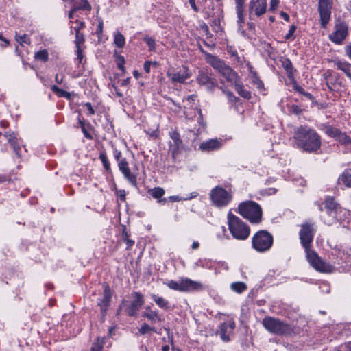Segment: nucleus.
Listing matches in <instances>:
<instances>
[{"label":"nucleus","mask_w":351,"mask_h":351,"mask_svg":"<svg viewBox=\"0 0 351 351\" xmlns=\"http://www.w3.org/2000/svg\"><path fill=\"white\" fill-rule=\"evenodd\" d=\"M314 234L315 230L312 226L309 224L302 225L300 231V239L305 250L306 259L315 270L319 272L330 273L333 270V267L330 264L323 261L317 254L311 248Z\"/></svg>","instance_id":"nucleus-1"},{"label":"nucleus","mask_w":351,"mask_h":351,"mask_svg":"<svg viewBox=\"0 0 351 351\" xmlns=\"http://www.w3.org/2000/svg\"><path fill=\"white\" fill-rule=\"evenodd\" d=\"M293 138L297 147L304 152H316L321 145L319 135L315 130L308 127L298 128L294 132Z\"/></svg>","instance_id":"nucleus-2"},{"label":"nucleus","mask_w":351,"mask_h":351,"mask_svg":"<svg viewBox=\"0 0 351 351\" xmlns=\"http://www.w3.org/2000/svg\"><path fill=\"white\" fill-rule=\"evenodd\" d=\"M206 61L215 70L219 72L230 86L233 85L241 78L234 69L217 56L210 53H206Z\"/></svg>","instance_id":"nucleus-3"},{"label":"nucleus","mask_w":351,"mask_h":351,"mask_svg":"<svg viewBox=\"0 0 351 351\" xmlns=\"http://www.w3.org/2000/svg\"><path fill=\"white\" fill-rule=\"evenodd\" d=\"M238 210L239 214L252 223H259L262 220V209L255 202H243L239 205Z\"/></svg>","instance_id":"nucleus-4"},{"label":"nucleus","mask_w":351,"mask_h":351,"mask_svg":"<svg viewBox=\"0 0 351 351\" xmlns=\"http://www.w3.org/2000/svg\"><path fill=\"white\" fill-rule=\"evenodd\" d=\"M228 221L229 230L234 239L245 240L249 237L250 228L239 217L229 213Z\"/></svg>","instance_id":"nucleus-5"},{"label":"nucleus","mask_w":351,"mask_h":351,"mask_svg":"<svg viewBox=\"0 0 351 351\" xmlns=\"http://www.w3.org/2000/svg\"><path fill=\"white\" fill-rule=\"evenodd\" d=\"M165 285L171 289L180 292L201 291L205 286L199 281H195L188 278H182L179 280H168Z\"/></svg>","instance_id":"nucleus-6"},{"label":"nucleus","mask_w":351,"mask_h":351,"mask_svg":"<svg viewBox=\"0 0 351 351\" xmlns=\"http://www.w3.org/2000/svg\"><path fill=\"white\" fill-rule=\"evenodd\" d=\"M263 325L269 332L278 335H287L291 332L289 325L279 319L270 316L265 317L263 319Z\"/></svg>","instance_id":"nucleus-7"},{"label":"nucleus","mask_w":351,"mask_h":351,"mask_svg":"<svg viewBox=\"0 0 351 351\" xmlns=\"http://www.w3.org/2000/svg\"><path fill=\"white\" fill-rule=\"evenodd\" d=\"M252 247L258 252L268 251L273 244L272 235L266 230L258 231L252 237Z\"/></svg>","instance_id":"nucleus-8"},{"label":"nucleus","mask_w":351,"mask_h":351,"mask_svg":"<svg viewBox=\"0 0 351 351\" xmlns=\"http://www.w3.org/2000/svg\"><path fill=\"white\" fill-rule=\"evenodd\" d=\"M210 196L213 204L218 207L226 206L232 199V195L226 189L220 186H216L213 189Z\"/></svg>","instance_id":"nucleus-9"},{"label":"nucleus","mask_w":351,"mask_h":351,"mask_svg":"<svg viewBox=\"0 0 351 351\" xmlns=\"http://www.w3.org/2000/svg\"><path fill=\"white\" fill-rule=\"evenodd\" d=\"M348 35V26L343 21H337L334 27V31L328 38L331 42L336 45H341Z\"/></svg>","instance_id":"nucleus-10"},{"label":"nucleus","mask_w":351,"mask_h":351,"mask_svg":"<svg viewBox=\"0 0 351 351\" xmlns=\"http://www.w3.org/2000/svg\"><path fill=\"white\" fill-rule=\"evenodd\" d=\"M332 0H319L318 10L320 16V23L325 28L330 19Z\"/></svg>","instance_id":"nucleus-11"},{"label":"nucleus","mask_w":351,"mask_h":351,"mask_svg":"<svg viewBox=\"0 0 351 351\" xmlns=\"http://www.w3.org/2000/svg\"><path fill=\"white\" fill-rule=\"evenodd\" d=\"M197 82L206 88L209 91H213L217 86V80L212 76L211 71L208 70H200L197 76Z\"/></svg>","instance_id":"nucleus-12"},{"label":"nucleus","mask_w":351,"mask_h":351,"mask_svg":"<svg viewBox=\"0 0 351 351\" xmlns=\"http://www.w3.org/2000/svg\"><path fill=\"white\" fill-rule=\"evenodd\" d=\"M267 0H250L248 4V12L250 19H253V16L260 17L263 15L267 10Z\"/></svg>","instance_id":"nucleus-13"},{"label":"nucleus","mask_w":351,"mask_h":351,"mask_svg":"<svg viewBox=\"0 0 351 351\" xmlns=\"http://www.w3.org/2000/svg\"><path fill=\"white\" fill-rule=\"evenodd\" d=\"M325 208L327 210L328 215L331 219H324V222L328 225L332 224L338 218V213L341 212L342 208L337 204L332 197H327L325 200Z\"/></svg>","instance_id":"nucleus-14"},{"label":"nucleus","mask_w":351,"mask_h":351,"mask_svg":"<svg viewBox=\"0 0 351 351\" xmlns=\"http://www.w3.org/2000/svg\"><path fill=\"white\" fill-rule=\"evenodd\" d=\"M132 297L134 300L126 307L125 311L128 315L134 316L144 304V298L139 292H134Z\"/></svg>","instance_id":"nucleus-15"},{"label":"nucleus","mask_w":351,"mask_h":351,"mask_svg":"<svg viewBox=\"0 0 351 351\" xmlns=\"http://www.w3.org/2000/svg\"><path fill=\"white\" fill-rule=\"evenodd\" d=\"M235 322L234 320H230L228 322H223L219 326V334L221 339L224 342H228L230 340V335L235 328Z\"/></svg>","instance_id":"nucleus-16"},{"label":"nucleus","mask_w":351,"mask_h":351,"mask_svg":"<svg viewBox=\"0 0 351 351\" xmlns=\"http://www.w3.org/2000/svg\"><path fill=\"white\" fill-rule=\"evenodd\" d=\"M167 76L170 78L172 83H184L185 81L191 76V73L189 71L188 69L184 67L176 72H168Z\"/></svg>","instance_id":"nucleus-17"},{"label":"nucleus","mask_w":351,"mask_h":351,"mask_svg":"<svg viewBox=\"0 0 351 351\" xmlns=\"http://www.w3.org/2000/svg\"><path fill=\"white\" fill-rule=\"evenodd\" d=\"M222 141L218 138H212L200 143L199 149L204 152L219 150L222 147Z\"/></svg>","instance_id":"nucleus-18"},{"label":"nucleus","mask_w":351,"mask_h":351,"mask_svg":"<svg viewBox=\"0 0 351 351\" xmlns=\"http://www.w3.org/2000/svg\"><path fill=\"white\" fill-rule=\"evenodd\" d=\"M171 138L173 141V145L171 148V152L173 158H176L180 150L183 148V143L180 138V136L178 132L173 131L169 134Z\"/></svg>","instance_id":"nucleus-19"},{"label":"nucleus","mask_w":351,"mask_h":351,"mask_svg":"<svg viewBox=\"0 0 351 351\" xmlns=\"http://www.w3.org/2000/svg\"><path fill=\"white\" fill-rule=\"evenodd\" d=\"M142 316L145 317L152 324L160 323L162 321L161 315H159L158 311H154L149 306L145 308Z\"/></svg>","instance_id":"nucleus-20"},{"label":"nucleus","mask_w":351,"mask_h":351,"mask_svg":"<svg viewBox=\"0 0 351 351\" xmlns=\"http://www.w3.org/2000/svg\"><path fill=\"white\" fill-rule=\"evenodd\" d=\"M338 183L346 188H351V168L346 169L339 176Z\"/></svg>","instance_id":"nucleus-21"},{"label":"nucleus","mask_w":351,"mask_h":351,"mask_svg":"<svg viewBox=\"0 0 351 351\" xmlns=\"http://www.w3.org/2000/svg\"><path fill=\"white\" fill-rule=\"evenodd\" d=\"M111 300V293L108 285H106L104 291V295L99 300L98 304L102 311H105Z\"/></svg>","instance_id":"nucleus-22"},{"label":"nucleus","mask_w":351,"mask_h":351,"mask_svg":"<svg viewBox=\"0 0 351 351\" xmlns=\"http://www.w3.org/2000/svg\"><path fill=\"white\" fill-rule=\"evenodd\" d=\"M232 86H234L235 90L241 97L246 99H250L251 98L250 93L244 88L241 78L237 81V82Z\"/></svg>","instance_id":"nucleus-23"},{"label":"nucleus","mask_w":351,"mask_h":351,"mask_svg":"<svg viewBox=\"0 0 351 351\" xmlns=\"http://www.w3.org/2000/svg\"><path fill=\"white\" fill-rule=\"evenodd\" d=\"M232 86H234L235 90L241 97L246 99H250L251 98L250 93L244 88L241 78L237 81V82Z\"/></svg>","instance_id":"nucleus-24"},{"label":"nucleus","mask_w":351,"mask_h":351,"mask_svg":"<svg viewBox=\"0 0 351 351\" xmlns=\"http://www.w3.org/2000/svg\"><path fill=\"white\" fill-rule=\"evenodd\" d=\"M232 86H234L235 90L241 97L246 99H250L251 98L250 93L244 88L241 78L237 81V82Z\"/></svg>","instance_id":"nucleus-25"},{"label":"nucleus","mask_w":351,"mask_h":351,"mask_svg":"<svg viewBox=\"0 0 351 351\" xmlns=\"http://www.w3.org/2000/svg\"><path fill=\"white\" fill-rule=\"evenodd\" d=\"M151 298L154 301V302L157 304V306L165 311L169 309V302L168 300H165L164 298L156 295L154 293L151 294Z\"/></svg>","instance_id":"nucleus-26"},{"label":"nucleus","mask_w":351,"mask_h":351,"mask_svg":"<svg viewBox=\"0 0 351 351\" xmlns=\"http://www.w3.org/2000/svg\"><path fill=\"white\" fill-rule=\"evenodd\" d=\"M149 193L156 199H158L159 203H166L167 199H160L165 194V190L161 187H156L149 191Z\"/></svg>","instance_id":"nucleus-27"},{"label":"nucleus","mask_w":351,"mask_h":351,"mask_svg":"<svg viewBox=\"0 0 351 351\" xmlns=\"http://www.w3.org/2000/svg\"><path fill=\"white\" fill-rule=\"evenodd\" d=\"M73 8L76 10H90L91 6L87 0H73Z\"/></svg>","instance_id":"nucleus-28"},{"label":"nucleus","mask_w":351,"mask_h":351,"mask_svg":"<svg viewBox=\"0 0 351 351\" xmlns=\"http://www.w3.org/2000/svg\"><path fill=\"white\" fill-rule=\"evenodd\" d=\"M322 130L328 136L335 138L340 131L339 129L330 125H323L322 126Z\"/></svg>","instance_id":"nucleus-29"},{"label":"nucleus","mask_w":351,"mask_h":351,"mask_svg":"<svg viewBox=\"0 0 351 351\" xmlns=\"http://www.w3.org/2000/svg\"><path fill=\"white\" fill-rule=\"evenodd\" d=\"M114 43L119 48H122L125 45V37L118 31L114 33Z\"/></svg>","instance_id":"nucleus-30"},{"label":"nucleus","mask_w":351,"mask_h":351,"mask_svg":"<svg viewBox=\"0 0 351 351\" xmlns=\"http://www.w3.org/2000/svg\"><path fill=\"white\" fill-rule=\"evenodd\" d=\"M230 289L237 293H241L247 289V285L243 282H234L230 285Z\"/></svg>","instance_id":"nucleus-31"},{"label":"nucleus","mask_w":351,"mask_h":351,"mask_svg":"<svg viewBox=\"0 0 351 351\" xmlns=\"http://www.w3.org/2000/svg\"><path fill=\"white\" fill-rule=\"evenodd\" d=\"M236 12L237 16V25L239 27V29H241L243 27V24L245 22L243 12H244V7H236Z\"/></svg>","instance_id":"nucleus-32"},{"label":"nucleus","mask_w":351,"mask_h":351,"mask_svg":"<svg viewBox=\"0 0 351 351\" xmlns=\"http://www.w3.org/2000/svg\"><path fill=\"white\" fill-rule=\"evenodd\" d=\"M336 140L338 141L340 143L343 145H350L351 144V138L348 136L345 132H342L339 131L338 134L336 136Z\"/></svg>","instance_id":"nucleus-33"},{"label":"nucleus","mask_w":351,"mask_h":351,"mask_svg":"<svg viewBox=\"0 0 351 351\" xmlns=\"http://www.w3.org/2000/svg\"><path fill=\"white\" fill-rule=\"evenodd\" d=\"M124 178L133 186H137L136 176L133 173L131 172L130 169L129 171H125L123 173Z\"/></svg>","instance_id":"nucleus-34"},{"label":"nucleus","mask_w":351,"mask_h":351,"mask_svg":"<svg viewBox=\"0 0 351 351\" xmlns=\"http://www.w3.org/2000/svg\"><path fill=\"white\" fill-rule=\"evenodd\" d=\"M99 158L101 160L104 169L108 171H110V164L108 160L106 153L105 152H100Z\"/></svg>","instance_id":"nucleus-35"},{"label":"nucleus","mask_w":351,"mask_h":351,"mask_svg":"<svg viewBox=\"0 0 351 351\" xmlns=\"http://www.w3.org/2000/svg\"><path fill=\"white\" fill-rule=\"evenodd\" d=\"M51 89L58 97H69L70 96V94L68 92L58 88L56 85L51 86Z\"/></svg>","instance_id":"nucleus-36"},{"label":"nucleus","mask_w":351,"mask_h":351,"mask_svg":"<svg viewBox=\"0 0 351 351\" xmlns=\"http://www.w3.org/2000/svg\"><path fill=\"white\" fill-rule=\"evenodd\" d=\"M9 143H10V145L12 146V147L13 148L14 151L15 152L18 158H20L21 157V155H20L21 148H20V146L17 144V141H16V138L12 137L10 138H9Z\"/></svg>","instance_id":"nucleus-37"},{"label":"nucleus","mask_w":351,"mask_h":351,"mask_svg":"<svg viewBox=\"0 0 351 351\" xmlns=\"http://www.w3.org/2000/svg\"><path fill=\"white\" fill-rule=\"evenodd\" d=\"M118 167L119 171L123 173L125 171H129L130 169L129 167V163L127 161L126 158H122L118 162Z\"/></svg>","instance_id":"nucleus-38"},{"label":"nucleus","mask_w":351,"mask_h":351,"mask_svg":"<svg viewBox=\"0 0 351 351\" xmlns=\"http://www.w3.org/2000/svg\"><path fill=\"white\" fill-rule=\"evenodd\" d=\"M143 40L147 45L149 51H154L156 50V42L154 38L152 37L145 36Z\"/></svg>","instance_id":"nucleus-39"},{"label":"nucleus","mask_w":351,"mask_h":351,"mask_svg":"<svg viewBox=\"0 0 351 351\" xmlns=\"http://www.w3.org/2000/svg\"><path fill=\"white\" fill-rule=\"evenodd\" d=\"M252 82L256 85V87L259 89L263 88V83L259 79L257 73H253L252 75H250Z\"/></svg>","instance_id":"nucleus-40"},{"label":"nucleus","mask_w":351,"mask_h":351,"mask_svg":"<svg viewBox=\"0 0 351 351\" xmlns=\"http://www.w3.org/2000/svg\"><path fill=\"white\" fill-rule=\"evenodd\" d=\"M35 58L45 62L48 59V52L46 50L39 51L35 53Z\"/></svg>","instance_id":"nucleus-41"},{"label":"nucleus","mask_w":351,"mask_h":351,"mask_svg":"<svg viewBox=\"0 0 351 351\" xmlns=\"http://www.w3.org/2000/svg\"><path fill=\"white\" fill-rule=\"evenodd\" d=\"M84 42V35L82 34H81L80 32V33L77 32V34H75V45H76L78 53L80 52V45L82 44H83Z\"/></svg>","instance_id":"nucleus-42"},{"label":"nucleus","mask_w":351,"mask_h":351,"mask_svg":"<svg viewBox=\"0 0 351 351\" xmlns=\"http://www.w3.org/2000/svg\"><path fill=\"white\" fill-rule=\"evenodd\" d=\"M138 330H139V332L141 334H142V335H145V334L147 333L149 331H154V332H156V330L155 328L151 327L150 326H149L146 323H144L141 326V327L139 328Z\"/></svg>","instance_id":"nucleus-43"},{"label":"nucleus","mask_w":351,"mask_h":351,"mask_svg":"<svg viewBox=\"0 0 351 351\" xmlns=\"http://www.w3.org/2000/svg\"><path fill=\"white\" fill-rule=\"evenodd\" d=\"M104 346V339H97V341L93 343L91 351H101Z\"/></svg>","instance_id":"nucleus-44"},{"label":"nucleus","mask_w":351,"mask_h":351,"mask_svg":"<svg viewBox=\"0 0 351 351\" xmlns=\"http://www.w3.org/2000/svg\"><path fill=\"white\" fill-rule=\"evenodd\" d=\"M116 62H117V67L121 71H125V67H124L125 59H124V57L121 56V55L117 56Z\"/></svg>","instance_id":"nucleus-45"},{"label":"nucleus","mask_w":351,"mask_h":351,"mask_svg":"<svg viewBox=\"0 0 351 351\" xmlns=\"http://www.w3.org/2000/svg\"><path fill=\"white\" fill-rule=\"evenodd\" d=\"M282 66L287 71V72L289 73H292L293 65L289 59H285L284 61H282Z\"/></svg>","instance_id":"nucleus-46"},{"label":"nucleus","mask_w":351,"mask_h":351,"mask_svg":"<svg viewBox=\"0 0 351 351\" xmlns=\"http://www.w3.org/2000/svg\"><path fill=\"white\" fill-rule=\"evenodd\" d=\"M197 195V193L194 192L192 193V195L191 197H180L179 196H170L169 197V199L172 201H174V202H178V201H181V200H189V199H191L193 197H195Z\"/></svg>","instance_id":"nucleus-47"},{"label":"nucleus","mask_w":351,"mask_h":351,"mask_svg":"<svg viewBox=\"0 0 351 351\" xmlns=\"http://www.w3.org/2000/svg\"><path fill=\"white\" fill-rule=\"evenodd\" d=\"M295 30H296V26L295 25H292L290 27V29H289L288 33L285 35V38L286 40L291 39L293 37V35L294 32H295Z\"/></svg>","instance_id":"nucleus-48"},{"label":"nucleus","mask_w":351,"mask_h":351,"mask_svg":"<svg viewBox=\"0 0 351 351\" xmlns=\"http://www.w3.org/2000/svg\"><path fill=\"white\" fill-rule=\"evenodd\" d=\"M75 25L74 27H71V29L74 31L75 34L80 33V29L82 28L84 24L82 22L76 21Z\"/></svg>","instance_id":"nucleus-49"},{"label":"nucleus","mask_w":351,"mask_h":351,"mask_svg":"<svg viewBox=\"0 0 351 351\" xmlns=\"http://www.w3.org/2000/svg\"><path fill=\"white\" fill-rule=\"evenodd\" d=\"M226 97L231 103H235L238 101V98L233 94L232 91L226 93Z\"/></svg>","instance_id":"nucleus-50"},{"label":"nucleus","mask_w":351,"mask_h":351,"mask_svg":"<svg viewBox=\"0 0 351 351\" xmlns=\"http://www.w3.org/2000/svg\"><path fill=\"white\" fill-rule=\"evenodd\" d=\"M279 4V0H270L269 8L270 11H274L276 10Z\"/></svg>","instance_id":"nucleus-51"},{"label":"nucleus","mask_w":351,"mask_h":351,"mask_svg":"<svg viewBox=\"0 0 351 351\" xmlns=\"http://www.w3.org/2000/svg\"><path fill=\"white\" fill-rule=\"evenodd\" d=\"M113 156L115 158V160L119 162L122 158H121V156H122V154L121 152V151L118 150L117 149H114L113 150Z\"/></svg>","instance_id":"nucleus-52"},{"label":"nucleus","mask_w":351,"mask_h":351,"mask_svg":"<svg viewBox=\"0 0 351 351\" xmlns=\"http://www.w3.org/2000/svg\"><path fill=\"white\" fill-rule=\"evenodd\" d=\"M82 131L84 134V135L88 138V139H92L93 136L90 134V133L88 132V129L86 128V125H82V128H81Z\"/></svg>","instance_id":"nucleus-53"},{"label":"nucleus","mask_w":351,"mask_h":351,"mask_svg":"<svg viewBox=\"0 0 351 351\" xmlns=\"http://www.w3.org/2000/svg\"><path fill=\"white\" fill-rule=\"evenodd\" d=\"M117 193L119 195V197L121 201L125 200L126 193H125V190L121 189V190L117 191Z\"/></svg>","instance_id":"nucleus-54"},{"label":"nucleus","mask_w":351,"mask_h":351,"mask_svg":"<svg viewBox=\"0 0 351 351\" xmlns=\"http://www.w3.org/2000/svg\"><path fill=\"white\" fill-rule=\"evenodd\" d=\"M197 266H200L202 267H206V268H210V267L208 265L207 262L206 260H198L196 263Z\"/></svg>","instance_id":"nucleus-55"},{"label":"nucleus","mask_w":351,"mask_h":351,"mask_svg":"<svg viewBox=\"0 0 351 351\" xmlns=\"http://www.w3.org/2000/svg\"><path fill=\"white\" fill-rule=\"evenodd\" d=\"M291 110L295 114H299L301 112V108L297 105H292Z\"/></svg>","instance_id":"nucleus-56"},{"label":"nucleus","mask_w":351,"mask_h":351,"mask_svg":"<svg viewBox=\"0 0 351 351\" xmlns=\"http://www.w3.org/2000/svg\"><path fill=\"white\" fill-rule=\"evenodd\" d=\"M85 107L87 108L88 111V114H94L95 113V110H93V107H92V105L89 102H87L85 104Z\"/></svg>","instance_id":"nucleus-57"},{"label":"nucleus","mask_w":351,"mask_h":351,"mask_svg":"<svg viewBox=\"0 0 351 351\" xmlns=\"http://www.w3.org/2000/svg\"><path fill=\"white\" fill-rule=\"evenodd\" d=\"M346 55L351 60V43L345 47Z\"/></svg>","instance_id":"nucleus-58"},{"label":"nucleus","mask_w":351,"mask_h":351,"mask_svg":"<svg viewBox=\"0 0 351 351\" xmlns=\"http://www.w3.org/2000/svg\"><path fill=\"white\" fill-rule=\"evenodd\" d=\"M150 66H151V62H149V61L145 62L144 65H143V69H144V71L147 73H149L150 72Z\"/></svg>","instance_id":"nucleus-59"},{"label":"nucleus","mask_w":351,"mask_h":351,"mask_svg":"<svg viewBox=\"0 0 351 351\" xmlns=\"http://www.w3.org/2000/svg\"><path fill=\"white\" fill-rule=\"evenodd\" d=\"M189 4L191 5L192 9L197 12H198V8L196 6V4H195V0H189Z\"/></svg>","instance_id":"nucleus-60"},{"label":"nucleus","mask_w":351,"mask_h":351,"mask_svg":"<svg viewBox=\"0 0 351 351\" xmlns=\"http://www.w3.org/2000/svg\"><path fill=\"white\" fill-rule=\"evenodd\" d=\"M198 113H199V117L198 119V122L199 123V124H201L204 128L206 125H205V123L203 121L202 113L201 109H199Z\"/></svg>","instance_id":"nucleus-61"},{"label":"nucleus","mask_w":351,"mask_h":351,"mask_svg":"<svg viewBox=\"0 0 351 351\" xmlns=\"http://www.w3.org/2000/svg\"><path fill=\"white\" fill-rule=\"evenodd\" d=\"M236 7H244L245 0H234Z\"/></svg>","instance_id":"nucleus-62"},{"label":"nucleus","mask_w":351,"mask_h":351,"mask_svg":"<svg viewBox=\"0 0 351 351\" xmlns=\"http://www.w3.org/2000/svg\"><path fill=\"white\" fill-rule=\"evenodd\" d=\"M294 88H295V90L297 92H298L299 93H300V94H302V95L304 94L305 90H304V89L302 87H301V86H298V85H297V86H295V87H294Z\"/></svg>","instance_id":"nucleus-63"},{"label":"nucleus","mask_w":351,"mask_h":351,"mask_svg":"<svg viewBox=\"0 0 351 351\" xmlns=\"http://www.w3.org/2000/svg\"><path fill=\"white\" fill-rule=\"evenodd\" d=\"M344 348H345L344 350H337V351H351V342H348V343H346Z\"/></svg>","instance_id":"nucleus-64"}]
</instances>
